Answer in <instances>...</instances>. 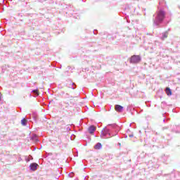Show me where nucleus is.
Instances as JSON below:
<instances>
[{
    "label": "nucleus",
    "instance_id": "f257e3e1",
    "mask_svg": "<svg viewBox=\"0 0 180 180\" xmlns=\"http://www.w3.org/2000/svg\"><path fill=\"white\" fill-rule=\"evenodd\" d=\"M141 61V57L139 55H134L131 56L129 59V63L131 64H139Z\"/></svg>",
    "mask_w": 180,
    "mask_h": 180
},
{
    "label": "nucleus",
    "instance_id": "f03ea898",
    "mask_svg": "<svg viewBox=\"0 0 180 180\" xmlns=\"http://www.w3.org/2000/svg\"><path fill=\"white\" fill-rule=\"evenodd\" d=\"M165 16V13H164V11H160L158 13V20H159L160 22L164 20V18Z\"/></svg>",
    "mask_w": 180,
    "mask_h": 180
},
{
    "label": "nucleus",
    "instance_id": "7ed1b4c3",
    "mask_svg": "<svg viewBox=\"0 0 180 180\" xmlns=\"http://www.w3.org/2000/svg\"><path fill=\"white\" fill-rule=\"evenodd\" d=\"M124 107L120 105H115V110L116 112H118L119 113H121V112H123Z\"/></svg>",
    "mask_w": 180,
    "mask_h": 180
},
{
    "label": "nucleus",
    "instance_id": "20e7f679",
    "mask_svg": "<svg viewBox=\"0 0 180 180\" xmlns=\"http://www.w3.org/2000/svg\"><path fill=\"white\" fill-rule=\"evenodd\" d=\"M95 130H96V128L94 125L90 126L88 129V131L90 133V134H94Z\"/></svg>",
    "mask_w": 180,
    "mask_h": 180
},
{
    "label": "nucleus",
    "instance_id": "39448f33",
    "mask_svg": "<svg viewBox=\"0 0 180 180\" xmlns=\"http://www.w3.org/2000/svg\"><path fill=\"white\" fill-rule=\"evenodd\" d=\"M39 166V165H37V163H32L30 165V169L32 171H36L37 169V167Z\"/></svg>",
    "mask_w": 180,
    "mask_h": 180
},
{
    "label": "nucleus",
    "instance_id": "423d86ee",
    "mask_svg": "<svg viewBox=\"0 0 180 180\" xmlns=\"http://www.w3.org/2000/svg\"><path fill=\"white\" fill-rule=\"evenodd\" d=\"M165 92L168 96H171V95H172V91L171 90V89H169V87L166 88Z\"/></svg>",
    "mask_w": 180,
    "mask_h": 180
},
{
    "label": "nucleus",
    "instance_id": "0eeeda50",
    "mask_svg": "<svg viewBox=\"0 0 180 180\" xmlns=\"http://www.w3.org/2000/svg\"><path fill=\"white\" fill-rule=\"evenodd\" d=\"M101 148H102V143H98L94 146V149H95V150H101Z\"/></svg>",
    "mask_w": 180,
    "mask_h": 180
},
{
    "label": "nucleus",
    "instance_id": "6e6552de",
    "mask_svg": "<svg viewBox=\"0 0 180 180\" xmlns=\"http://www.w3.org/2000/svg\"><path fill=\"white\" fill-rule=\"evenodd\" d=\"M27 123V120L26 119H22L21 120V124H22V126H26Z\"/></svg>",
    "mask_w": 180,
    "mask_h": 180
},
{
    "label": "nucleus",
    "instance_id": "1a4fd4ad",
    "mask_svg": "<svg viewBox=\"0 0 180 180\" xmlns=\"http://www.w3.org/2000/svg\"><path fill=\"white\" fill-rule=\"evenodd\" d=\"M32 92L34 94H35V95H37V96H39V89H35V90H33Z\"/></svg>",
    "mask_w": 180,
    "mask_h": 180
},
{
    "label": "nucleus",
    "instance_id": "9d476101",
    "mask_svg": "<svg viewBox=\"0 0 180 180\" xmlns=\"http://www.w3.org/2000/svg\"><path fill=\"white\" fill-rule=\"evenodd\" d=\"M1 98H2V94L0 93V101H1Z\"/></svg>",
    "mask_w": 180,
    "mask_h": 180
},
{
    "label": "nucleus",
    "instance_id": "9b49d317",
    "mask_svg": "<svg viewBox=\"0 0 180 180\" xmlns=\"http://www.w3.org/2000/svg\"><path fill=\"white\" fill-rule=\"evenodd\" d=\"M106 130V131H108V129H105Z\"/></svg>",
    "mask_w": 180,
    "mask_h": 180
}]
</instances>
